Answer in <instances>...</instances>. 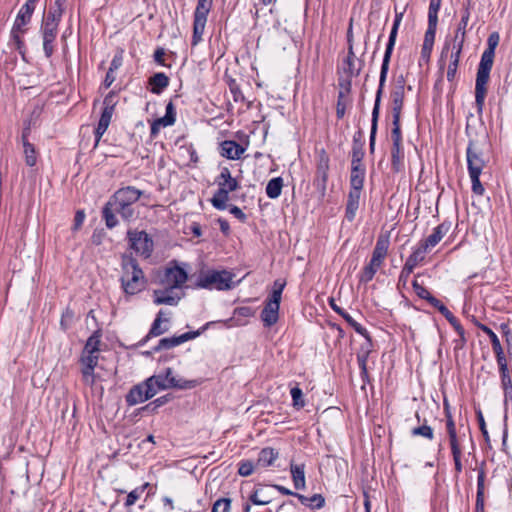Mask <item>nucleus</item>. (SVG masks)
Returning a JSON list of instances; mask_svg holds the SVG:
<instances>
[{"instance_id":"1","label":"nucleus","mask_w":512,"mask_h":512,"mask_svg":"<svg viewBox=\"0 0 512 512\" xmlns=\"http://www.w3.org/2000/svg\"><path fill=\"white\" fill-rule=\"evenodd\" d=\"M498 32H493L489 35L487 40V48L481 55L480 63L478 65L476 82H475V103L477 106L478 113L483 110L486 94L487 84L490 78V72L493 67L495 49L499 44Z\"/></svg>"},{"instance_id":"2","label":"nucleus","mask_w":512,"mask_h":512,"mask_svg":"<svg viewBox=\"0 0 512 512\" xmlns=\"http://www.w3.org/2000/svg\"><path fill=\"white\" fill-rule=\"evenodd\" d=\"M467 167L472 182V192L476 195H484L485 189L480 182V175L485 167V160L481 148L470 141L466 149Z\"/></svg>"},{"instance_id":"3","label":"nucleus","mask_w":512,"mask_h":512,"mask_svg":"<svg viewBox=\"0 0 512 512\" xmlns=\"http://www.w3.org/2000/svg\"><path fill=\"white\" fill-rule=\"evenodd\" d=\"M215 182L218 185V189L211 198V204L218 210H225L228 207L227 202L230 199L229 193L236 191L239 188V183L232 177L227 167L221 169Z\"/></svg>"},{"instance_id":"4","label":"nucleus","mask_w":512,"mask_h":512,"mask_svg":"<svg viewBox=\"0 0 512 512\" xmlns=\"http://www.w3.org/2000/svg\"><path fill=\"white\" fill-rule=\"evenodd\" d=\"M123 274L121 283L123 290L128 295H135L145 286V277L143 271L137 262L132 258H126L122 264Z\"/></svg>"},{"instance_id":"5","label":"nucleus","mask_w":512,"mask_h":512,"mask_svg":"<svg viewBox=\"0 0 512 512\" xmlns=\"http://www.w3.org/2000/svg\"><path fill=\"white\" fill-rule=\"evenodd\" d=\"M234 277L235 275L227 270H208L200 273L196 285L203 289L227 291L235 287Z\"/></svg>"},{"instance_id":"6","label":"nucleus","mask_w":512,"mask_h":512,"mask_svg":"<svg viewBox=\"0 0 512 512\" xmlns=\"http://www.w3.org/2000/svg\"><path fill=\"white\" fill-rule=\"evenodd\" d=\"M188 279L187 272L177 264L167 266L159 276L163 287L180 290Z\"/></svg>"},{"instance_id":"7","label":"nucleus","mask_w":512,"mask_h":512,"mask_svg":"<svg viewBox=\"0 0 512 512\" xmlns=\"http://www.w3.org/2000/svg\"><path fill=\"white\" fill-rule=\"evenodd\" d=\"M402 17H403V13H396V15H395L394 23H393V26H392V29H391V32L389 35L388 43L386 45V49H385V53H384V57H383L382 65H381V70H380L379 81H381L382 83H386V78H387V74H388V70H389V63H390L392 52H393V49L395 46L397 32H398L400 23L402 21Z\"/></svg>"},{"instance_id":"8","label":"nucleus","mask_w":512,"mask_h":512,"mask_svg":"<svg viewBox=\"0 0 512 512\" xmlns=\"http://www.w3.org/2000/svg\"><path fill=\"white\" fill-rule=\"evenodd\" d=\"M152 379H156V384L162 390L169 388L177 389H192L197 386L196 380H185L182 378H176L172 375V369L167 368L165 374H158L151 376Z\"/></svg>"},{"instance_id":"9","label":"nucleus","mask_w":512,"mask_h":512,"mask_svg":"<svg viewBox=\"0 0 512 512\" xmlns=\"http://www.w3.org/2000/svg\"><path fill=\"white\" fill-rule=\"evenodd\" d=\"M294 33L295 31L291 24L287 26L280 20H277L270 34L271 41L275 47L285 50L294 42Z\"/></svg>"},{"instance_id":"10","label":"nucleus","mask_w":512,"mask_h":512,"mask_svg":"<svg viewBox=\"0 0 512 512\" xmlns=\"http://www.w3.org/2000/svg\"><path fill=\"white\" fill-rule=\"evenodd\" d=\"M405 86L406 79L401 74L395 79L390 92L392 116L401 117L405 98Z\"/></svg>"},{"instance_id":"11","label":"nucleus","mask_w":512,"mask_h":512,"mask_svg":"<svg viewBox=\"0 0 512 512\" xmlns=\"http://www.w3.org/2000/svg\"><path fill=\"white\" fill-rule=\"evenodd\" d=\"M128 237L131 248L138 254L149 257L153 250V240L144 231H129Z\"/></svg>"},{"instance_id":"12","label":"nucleus","mask_w":512,"mask_h":512,"mask_svg":"<svg viewBox=\"0 0 512 512\" xmlns=\"http://www.w3.org/2000/svg\"><path fill=\"white\" fill-rule=\"evenodd\" d=\"M115 108L114 95L112 93L108 94L104 99V108L98 122L97 128L95 130L96 135V143L99 142L103 134L109 127L111 122L113 113Z\"/></svg>"},{"instance_id":"13","label":"nucleus","mask_w":512,"mask_h":512,"mask_svg":"<svg viewBox=\"0 0 512 512\" xmlns=\"http://www.w3.org/2000/svg\"><path fill=\"white\" fill-rule=\"evenodd\" d=\"M58 34V25L47 21H42L41 35L43 40V50L45 56L50 58L54 52V42Z\"/></svg>"},{"instance_id":"14","label":"nucleus","mask_w":512,"mask_h":512,"mask_svg":"<svg viewBox=\"0 0 512 512\" xmlns=\"http://www.w3.org/2000/svg\"><path fill=\"white\" fill-rule=\"evenodd\" d=\"M385 83H382L379 81V86L376 92L375 96V103L372 110V119H371V131H370V138H369V149L370 152L373 153L375 149V141H376V133H377V126H378V118L380 113V104H381V98L383 95Z\"/></svg>"},{"instance_id":"15","label":"nucleus","mask_w":512,"mask_h":512,"mask_svg":"<svg viewBox=\"0 0 512 512\" xmlns=\"http://www.w3.org/2000/svg\"><path fill=\"white\" fill-rule=\"evenodd\" d=\"M143 192L133 186H127L117 190L109 201L124 205H133L139 200Z\"/></svg>"},{"instance_id":"16","label":"nucleus","mask_w":512,"mask_h":512,"mask_svg":"<svg viewBox=\"0 0 512 512\" xmlns=\"http://www.w3.org/2000/svg\"><path fill=\"white\" fill-rule=\"evenodd\" d=\"M182 293H179L178 290L163 287V289H156L153 292L154 303L156 305H170L176 306L180 299L182 298Z\"/></svg>"},{"instance_id":"17","label":"nucleus","mask_w":512,"mask_h":512,"mask_svg":"<svg viewBox=\"0 0 512 512\" xmlns=\"http://www.w3.org/2000/svg\"><path fill=\"white\" fill-rule=\"evenodd\" d=\"M469 19H470V11H469V8L466 7L462 11L461 20L457 26L456 31H455V35L453 38V44H452L453 50H458V52H462L465 38H466V28H467Z\"/></svg>"},{"instance_id":"18","label":"nucleus","mask_w":512,"mask_h":512,"mask_svg":"<svg viewBox=\"0 0 512 512\" xmlns=\"http://www.w3.org/2000/svg\"><path fill=\"white\" fill-rule=\"evenodd\" d=\"M280 300L269 297L261 313V319L265 326L270 327L278 321Z\"/></svg>"},{"instance_id":"19","label":"nucleus","mask_w":512,"mask_h":512,"mask_svg":"<svg viewBox=\"0 0 512 512\" xmlns=\"http://www.w3.org/2000/svg\"><path fill=\"white\" fill-rule=\"evenodd\" d=\"M150 392H153L150 389L146 390V386L143 383L133 386L129 393L126 396V402L130 406H134L140 403L145 402L146 400L151 398Z\"/></svg>"},{"instance_id":"20","label":"nucleus","mask_w":512,"mask_h":512,"mask_svg":"<svg viewBox=\"0 0 512 512\" xmlns=\"http://www.w3.org/2000/svg\"><path fill=\"white\" fill-rule=\"evenodd\" d=\"M199 334H200V332L196 331V332H187L180 336L162 338L159 341L158 345L154 348V350L159 351L162 349H171V348L176 347L188 340L196 338Z\"/></svg>"},{"instance_id":"21","label":"nucleus","mask_w":512,"mask_h":512,"mask_svg":"<svg viewBox=\"0 0 512 512\" xmlns=\"http://www.w3.org/2000/svg\"><path fill=\"white\" fill-rule=\"evenodd\" d=\"M390 241L388 236L380 235L377 238L371 260L372 265H382L385 257L387 256Z\"/></svg>"},{"instance_id":"22","label":"nucleus","mask_w":512,"mask_h":512,"mask_svg":"<svg viewBox=\"0 0 512 512\" xmlns=\"http://www.w3.org/2000/svg\"><path fill=\"white\" fill-rule=\"evenodd\" d=\"M448 230L449 225L445 223L438 225L431 235L419 243V246L427 252L428 249L435 247L442 240Z\"/></svg>"},{"instance_id":"23","label":"nucleus","mask_w":512,"mask_h":512,"mask_svg":"<svg viewBox=\"0 0 512 512\" xmlns=\"http://www.w3.org/2000/svg\"><path fill=\"white\" fill-rule=\"evenodd\" d=\"M485 478V470L480 468L477 476L475 512H485Z\"/></svg>"},{"instance_id":"24","label":"nucleus","mask_w":512,"mask_h":512,"mask_svg":"<svg viewBox=\"0 0 512 512\" xmlns=\"http://www.w3.org/2000/svg\"><path fill=\"white\" fill-rule=\"evenodd\" d=\"M362 189H350L346 204L345 217L352 222L359 208L360 196Z\"/></svg>"},{"instance_id":"25","label":"nucleus","mask_w":512,"mask_h":512,"mask_svg":"<svg viewBox=\"0 0 512 512\" xmlns=\"http://www.w3.org/2000/svg\"><path fill=\"white\" fill-rule=\"evenodd\" d=\"M245 152V149L235 141L226 140L221 143V155L227 159L237 160Z\"/></svg>"},{"instance_id":"26","label":"nucleus","mask_w":512,"mask_h":512,"mask_svg":"<svg viewBox=\"0 0 512 512\" xmlns=\"http://www.w3.org/2000/svg\"><path fill=\"white\" fill-rule=\"evenodd\" d=\"M351 89V79L340 82V91L338 94V101L336 107V114L339 119L343 118L346 109L345 97L349 94Z\"/></svg>"},{"instance_id":"27","label":"nucleus","mask_w":512,"mask_h":512,"mask_svg":"<svg viewBox=\"0 0 512 512\" xmlns=\"http://www.w3.org/2000/svg\"><path fill=\"white\" fill-rule=\"evenodd\" d=\"M279 453L277 450L271 447L263 448L259 454L256 462L257 467L266 468L272 466L275 460L278 458Z\"/></svg>"},{"instance_id":"28","label":"nucleus","mask_w":512,"mask_h":512,"mask_svg":"<svg viewBox=\"0 0 512 512\" xmlns=\"http://www.w3.org/2000/svg\"><path fill=\"white\" fill-rule=\"evenodd\" d=\"M66 1L67 0H55L43 20L59 25Z\"/></svg>"},{"instance_id":"29","label":"nucleus","mask_w":512,"mask_h":512,"mask_svg":"<svg viewBox=\"0 0 512 512\" xmlns=\"http://www.w3.org/2000/svg\"><path fill=\"white\" fill-rule=\"evenodd\" d=\"M391 168L395 173H399L404 169V151L402 145L391 147Z\"/></svg>"},{"instance_id":"30","label":"nucleus","mask_w":512,"mask_h":512,"mask_svg":"<svg viewBox=\"0 0 512 512\" xmlns=\"http://www.w3.org/2000/svg\"><path fill=\"white\" fill-rule=\"evenodd\" d=\"M149 84L152 93L160 94L169 85V78L164 73H156L149 79Z\"/></svg>"},{"instance_id":"31","label":"nucleus","mask_w":512,"mask_h":512,"mask_svg":"<svg viewBox=\"0 0 512 512\" xmlns=\"http://www.w3.org/2000/svg\"><path fill=\"white\" fill-rule=\"evenodd\" d=\"M369 351H361L357 354V362L360 368V376L363 381L362 389H365L366 383L370 382L369 373L367 369V361H368Z\"/></svg>"},{"instance_id":"32","label":"nucleus","mask_w":512,"mask_h":512,"mask_svg":"<svg viewBox=\"0 0 512 512\" xmlns=\"http://www.w3.org/2000/svg\"><path fill=\"white\" fill-rule=\"evenodd\" d=\"M365 168L363 166H351V189H362L364 184Z\"/></svg>"},{"instance_id":"33","label":"nucleus","mask_w":512,"mask_h":512,"mask_svg":"<svg viewBox=\"0 0 512 512\" xmlns=\"http://www.w3.org/2000/svg\"><path fill=\"white\" fill-rule=\"evenodd\" d=\"M425 254L426 251L418 245V247L407 258L403 267L406 268L407 271L411 270L413 272L415 267L425 259Z\"/></svg>"},{"instance_id":"34","label":"nucleus","mask_w":512,"mask_h":512,"mask_svg":"<svg viewBox=\"0 0 512 512\" xmlns=\"http://www.w3.org/2000/svg\"><path fill=\"white\" fill-rule=\"evenodd\" d=\"M501 378V386L504 393V403L508 405V403L512 404V378L510 376V371L505 373H500Z\"/></svg>"},{"instance_id":"35","label":"nucleus","mask_w":512,"mask_h":512,"mask_svg":"<svg viewBox=\"0 0 512 512\" xmlns=\"http://www.w3.org/2000/svg\"><path fill=\"white\" fill-rule=\"evenodd\" d=\"M283 188V179L281 177L272 178L266 186V194L271 199H276L280 196Z\"/></svg>"},{"instance_id":"36","label":"nucleus","mask_w":512,"mask_h":512,"mask_svg":"<svg viewBox=\"0 0 512 512\" xmlns=\"http://www.w3.org/2000/svg\"><path fill=\"white\" fill-rule=\"evenodd\" d=\"M25 162L28 166L32 167L37 162V155L33 144L29 143L25 134L22 136Z\"/></svg>"},{"instance_id":"37","label":"nucleus","mask_w":512,"mask_h":512,"mask_svg":"<svg viewBox=\"0 0 512 512\" xmlns=\"http://www.w3.org/2000/svg\"><path fill=\"white\" fill-rule=\"evenodd\" d=\"M446 430L449 436L450 447H461L457 436L456 424L452 415H448V419H446Z\"/></svg>"},{"instance_id":"38","label":"nucleus","mask_w":512,"mask_h":512,"mask_svg":"<svg viewBox=\"0 0 512 512\" xmlns=\"http://www.w3.org/2000/svg\"><path fill=\"white\" fill-rule=\"evenodd\" d=\"M250 500L255 505H267L272 501L268 490L263 487L257 488L250 496Z\"/></svg>"},{"instance_id":"39","label":"nucleus","mask_w":512,"mask_h":512,"mask_svg":"<svg viewBox=\"0 0 512 512\" xmlns=\"http://www.w3.org/2000/svg\"><path fill=\"white\" fill-rule=\"evenodd\" d=\"M460 55L461 52H458V50H451L450 54V62L447 69V80L452 82L455 78L457 68L460 61Z\"/></svg>"},{"instance_id":"40","label":"nucleus","mask_w":512,"mask_h":512,"mask_svg":"<svg viewBox=\"0 0 512 512\" xmlns=\"http://www.w3.org/2000/svg\"><path fill=\"white\" fill-rule=\"evenodd\" d=\"M291 474L292 480L294 483V487L296 489H304L305 488V474L302 466L299 465H291Z\"/></svg>"},{"instance_id":"41","label":"nucleus","mask_w":512,"mask_h":512,"mask_svg":"<svg viewBox=\"0 0 512 512\" xmlns=\"http://www.w3.org/2000/svg\"><path fill=\"white\" fill-rule=\"evenodd\" d=\"M213 0H198L194 11V18L207 21V16L211 10Z\"/></svg>"},{"instance_id":"42","label":"nucleus","mask_w":512,"mask_h":512,"mask_svg":"<svg viewBox=\"0 0 512 512\" xmlns=\"http://www.w3.org/2000/svg\"><path fill=\"white\" fill-rule=\"evenodd\" d=\"M31 21V16L19 11L15 19L12 31L16 33L21 32L24 34L27 31V25Z\"/></svg>"},{"instance_id":"43","label":"nucleus","mask_w":512,"mask_h":512,"mask_svg":"<svg viewBox=\"0 0 512 512\" xmlns=\"http://www.w3.org/2000/svg\"><path fill=\"white\" fill-rule=\"evenodd\" d=\"M110 205H112V208L117 214H120L124 220H130L133 218L135 211L132 207V205H124L121 203H115L113 201H109Z\"/></svg>"},{"instance_id":"44","label":"nucleus","mask_w":512,"mask_h":512,"mask_svg":"<svg viewBox=\"0 0 512 512\" xmlns=\"http://www.w3.org/2000/svg\"><path fill=\"white\" fill-rule=\"evenodd\" d=\"M206 20L194 18L193 23V36H192V45L196 46L198 43L202 41V35L204 33Z\"/></svg>"},{"instance_id":"45","label":"nucleus","mask_w":512,"mask_h":512,"mask_svg":"<svg viewBox=\"0 0 512 512\" xmlns=\"http://www.w3.org/2000/svg\"><path fill=\"white\" fill-rule=\"evenodd\" d=\"M393 117V128L391 131V140L392 146L402 145V134H401V125L400 119L401 117L392 116Z\"/></svg>"},{"instance_id":"46","label":"nucleus","mask_w":512,"mask_h":512,"mask_svg":"<svg viewBox=\"0 0 512 512\" xmlns=\"http://www.w3.org/2000/svg\"><path fill=\"white\" fill-rule=\"evenodd\" d=\"M426 420L424 421L423 425L415 427L411 430V435L416 437H424L428 440H433L434 438V431L431 426L426 424Z\"/></svg>"},{"instance_id":"47","label":"nucleus","mask_w":512,"mask_h":512,"mask_svg":"<svg viewBox=\"0 0 512 512\" xmlns=\"http://www.w3.org/2000/svg\"><path fill=\"white\" fill-rule=\"evenodd\" d=\"M116 212L112 208V205H110V202L108 201L103 208V217L106 222V226L108 228H113L117 225L118 221L115 216Z\"/></svg>"},{"instance_id":"48","label":"nucleus","mask_w":512,"mask_h":512,"mask_svg":"<svg viewBox=\"0 0 512 512\" xmlns=\"http://www.w3.org/2000/svg\"><path fill=\"white\" fill-rule=\"evenodd\" d=\"M493 352L495 353L496 356V361L499 367V373L509 372L507 359L504 354L502 346L493 349Z\"/></svg>"},{"instance_id":"49","label":"nucleus","mask_w":512,"mask_h":512,"mask_svg":"<svg viewBox=\"0 0 512 512\" xmlns=\"http://www.w3.org/2000/svg\"><path fill=\"white\" fill-rule=\"evenodd\" d=\"M99 360L98 353H91V352H83L80 362L81 366L83 367H89L94 368L97 366Z\"/></svg>"},{"instance_id":"50","label":"nucleus","mask_w":512,"mask_h":512,"mask_svg":"<svg viewBox=\"0 0 512 512\" xmlns=\"http://www.w3.org/2000/svg\"><path fill=\"white\" fill-rule=\"evenodd\" d=\"M380 267H381L380 265H372V261H370L369 264L364 267V269L361 273V276H360V281L363 283L370 282L374 278L377 270Z\"/></svg>"},{"instance_id":"51","label":"nucleus","mask_w":512,"mask_h":512,"mask_svg":"<svg viewBox=\"0 0 512 512\" xmlns=\"http://www.w3.org/2000/svg\"><path fill=\"white\" fill-rule=\"evenodd\" d=\"M162 315H163V311L161 310V311H159L156 319L154 320V322L152 324V327H151V329L149 331L148 337L149 336H159V335H161V334H163L164 332L167 331V328H162L161 327V323L163 321H168V319L163 320L162 319Z\"/></svg>"},{"instance_id":"52","label":"nucleus","mask_w":512,"mask_h":512,"mask_svg":"<svg viewBox=\"0 0 512 512\" xmlns=\"http://www.w3.org/2000/svg\"><path fill=\"white\" fill-rule=\"evenodd\" d=\"M437 24H438V22H436V21L428 20V27H427V30L424 35L423 44L434 46Z\"/></svg>"},{"instance_id":"53","label":"nucleus","mask_w":512,"mask_h":512,"mask_svg":"<svg viewBox=\"0 0 512 512\" xmlns=\"http://www.w3.org/2000/svg\"><path fill=\"white\" fill-rule=\"evenodd\" d=\"M363 156H364V151L362 148V144H358L355 140L354 144H353V148H352L351 166H363L361 163Z\"/></svg>"},{"instance_id":"54","label":"nucleus","mask_w":512,"mask_h":512,"mask_svg":"<svg viewBox=\"0 0 512 512\" xmlns=\"http://www.w3.org/2000/svg\"><path fill=\"white\" fill-rule=\"evenodd\" d=\"M100 344V335L94 333L90 336L85 344L83 352L98 353Z\"/></svg>"},{"instance_id":"55","label":"nucleus","mask_w":512,"mask_h":512,"mask_svg":"<svg viewBox=\"0 0 512 512\" xmlns=\"http://www.w3.org/2000/svg\"><path fill=\"white\" fill-rule=\"evenodd\" d=\"M81 373H82L83 383L87 386L92 387L96 382V375L94 373V368L81 366Z\"/></svg>"},{"instance_id":"56","label":"nucleus","mask_w":512,"mask_h":512,"mask_svg":"<svg viewBox=\"0 0 512 512\" xmlns=\"http://www.w3.org/2000/svg\"><path fill=\"white\" fill-rule=\"evenodd\" d=\"M295 496L300 500V502L305 506H311L314 508H320V495L315 494L314 496L308 498L302 494L295 493Z\"/></svg>"},{"instance_id":"57","label":"nucleus","mask_w":512,"mask_h":512,"mask_svg":"<svg viewBox=\"0 0 512 512\" xmlns=\"http://www.w3.org/2000/svg\"><path fill=\"white\" fill-rule=\"evenodd\" d=\"M442 0H430L428 8V20L438 22V12L441 7Z\"/></svg>"},{"instance_id":"58","label":"nucleus","mask_w":512,"mask_h":512,"mask_svg":"<svg viewBox=\"0 0 512 512\" xmlns=\"http://www.w3.org/2000/svg\"><path fill=\"white\" fill-rule=\"evenodd\" d=\"M478 328L480 330H482L485 334L488 335L489 340L491 341V344H492V349H495V348L501 346L498 336L494 333V331L492 329H490L485 324H478Z\"/></svg>"},{"instance_id":"59","label":"nucleus","mask_w":512,"mask_h":512,"mask_svg":"<svg viewBox=\"0 0 512 512\" xmlns=\"http://www.w3.org/2000/svg\"><path fill=\"white\" fill-rule=\"evenodd\" d=\"M343 317L358 334L368 337L367 330L360 323L355 321L348 313L343 314Z\"/></svg>"},{"instance_id":"60","label":"nucleus","mask_w":512,"mask_h":512,"mask_svg":"<svg viewBox=\"0 0 512 512\" xmlns=\"http://www.w3.org/2000/svg\"><path fill=\"white\" fill-rule=\"evenodd\" d=\"M451 453H452L453 460H454L455 471L457 474H459L462 472V469H463L462 462H461L462 449H461V447L451 448Z\"/></svg>"},{"instance_id":"61","label":"nucleus","mask_w":512,"mask_h":512,"mask_svg":"<svg viewBox=\"0 0 512 512\" xmlns=\"http://www.w3.org/2000/svg\"><path fill=\"white\" fill-rule=\"evenodd\" d=\"M291 396L293 400V406L296 408H302L304 406V399L302 390L298 387H293L291 389Z\"/></svg>"},{"instance_id":"62","label":"nucleus","mask_w":512,"mask_h":512,"mask_svg":"<svg viewBox=\"0 0 512 512\" xmlns=\"http://www.w3.org/2000/svg\"><path fill=\"white\" fill-rule=\"evenodd\" d=\"M230 499L221 498L218 499L212 508V512H229L230 511Z\"/></svg>"},{"instance_id":"63","label":"nucleus","mask_w":512,"mask_h":512,"mask_svg":"<svg viewBox=\"0 0 512 512\" xmlns=\"http://www.w3.org/2000/svg\"><path fill=\"white\" fill-rule=\"evenodd\" d=\"M412 287H413L415 294L421 299H424L427 301L429 299V297L431 296V293L423 285L418 283L417 280H414L412 282Z\"/></svg>"},{"instance_id":"64","label":"nucleus","mask_w":512,"mask_h":512,"mask_svg":"<svg viewBox=\"0 0 512 512\" xmlns=\"http://www.w3.org/2000/svg\"><path fill=\"white\" fill-rule=\"evenodd\" d=\"M254 471V464L251 461H244L239 464L238 473L241 476H250Z\"/></svg>"}]
</instances>
